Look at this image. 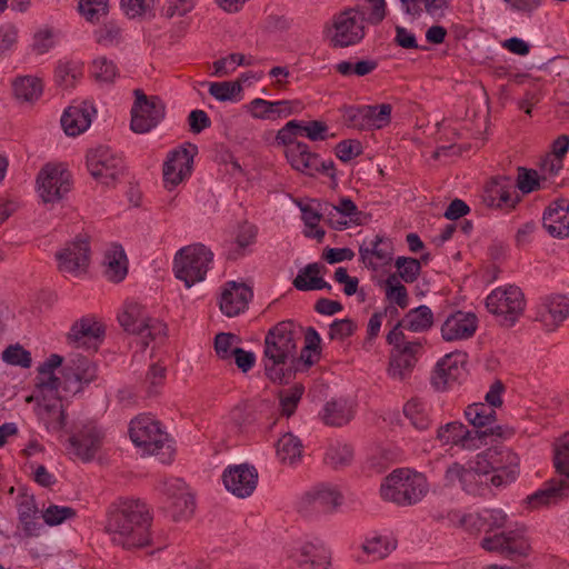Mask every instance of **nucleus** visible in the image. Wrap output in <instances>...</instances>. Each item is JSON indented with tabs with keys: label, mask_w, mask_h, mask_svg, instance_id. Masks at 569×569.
Segmentation results:
<instances>
[{
	"label": "nucleus",
	"mask_w": 569,
	"mask_h": 569,
	"mask_svg": "<svg viewBox=\"0 0 569 569\" xmlns=\"http://www.w3.org/2000/svg\"><path fill=\"white\" fill-rule=\"evenodd\" d=\"M286 157L291 167L298 171L309 176L319 171L320 159L316 153L310 152L306 143L291 144L286 149Z\"/></svg>",
	"instance_id": "f704fd0d"
},
{
	"label": "nucleus",
	"mask_w": 569,
	"mask_h": 569,
	"mask_svg": "<svg viewBox=\"0 0 569 569\" xmlns=\"http://www.w3.org/2000/svg\"><path fill=\"white\" fill-rule=\"evenodd\" d=\"M355 417L353 405L346 399L328 401L322 409L321 419L327 426L342 427Z\"/></svg>",
	"instance_id": "e433bc0d"
},
{
	"label": "nucleus",
	"mask_w": 569,
	"mask_h": 569,
	"mask_svg": "<svg viewBox=\"0 0 569 569\" xmlns=\"http://www.w3.org/2000/svg\"><path fill=\"white\" fill-rule=\"evenodd\" d=\"M343 111V121L345 123L357 130H369L368 124V112L369 106H350L345 107Z\"/></svg>",
	"instance_id": "052dcab7"
},
{
	"label": "nucleus",
	"mask_w": 569,
	"mask_h": 569,
	"mask_svg": "<svg viewBox=\"0 0 569 569\" xmlns=\"http://www.w3.org/2000/svg\"><path fill=\"white\" fill-rule=\"evenodd\" d=\"M428 490L427 478L410 469L393 470L380 486V495L385 501L402 507L418 503Z\"/></svg>",
	"instance_id": "39448f33"
},
{
	"label": "nucleus",
	"mask_w": 569,
	"mask_h": 569,
	"mask_svg": "<svg viewBox=\"0 0 569 569\" xmlns=\"http://www.w3.org/2000/svg\"><path fill=\"white\" fill-rule=\"evenodd\" d=\"M320 206H322V203H318L317 207H313L312 204L300 206V210H301V214H302L301 218H302L306 227H308L310 230L315 229L313 232L312 231L306 232V236L316 238L318 241H321L322 238L325 237V231L322 229L318 228L319 221L322 218H325V213H322Z\"/></svg>",
	"instance_id": "09e8293b"
},
{
	"label": "nucleus",
	"mask_w": 569,
	"mask_h": 569,
	"mask_svg": "<svg viewBox=\"0 0 569 569\" xmlns=\"http://www.w3.org/2000/svg\"><path fill=\"white\" fill-rule=\"evenodd\" d=\"M465 417L476 430H487L497 427L493 426L497 419L496 410L482 402L469 405L465 410Z\"/></svg>",
	"instance_id": "a19ab883"
},
{
	"label": "nucleus",
	"mask_w": 569,
	"mask_h": 569,
	"mask_svg": "<svg viewBox=\"0 0 569 569\" xmlns=\"http://www.w3.org/2000/svg\"><path fill=\"white\" fill-rule=\"evenodd\" d=\"M387 341L392 346L388 375L393 380L405 381L408 379L423 351V340H407L400 325H396L387 335Z\"/></svg>",
	"instance_id": "0eeeda50"
},
{
	"label": "nucleus",
	"mask_w": 569,
	"mask_h": 569,
	"mask_svg": "<svg viewBox=\"0 0 569 569\" xmlns=\"http://www.w3.org/2000/svg\"><path fill=\"white\" fill-rule=\"evenodd\" d=\"M12 87L14 97L24 102L38 100L43 90L41 80L32 76L18 77L13 81Z\"/></svg>",
	"instance_id": "c03bdc74"
},
{
	"label": "nucleus",
	"mask_w": 569,
	"mask_h": 569,
	"mask_svg": "<svg viewBox=\"0 0 569 569\" xmlns=\"http://www.w3.org/2000/svg\"><path fill=\"white\" fill-rule=\"evenodd\" d=\"M385 293L388 301L396 303L400 308L405 309L409 303L408 292L406 287L400 282L397 274H390L385 283Z\"/></svg>",
	"instance_id": "603ef678"
},
{
	"label": "nucleus",
	"mask_w": 569,
	"mask_h": 569,
	"mask_svg": "<svg viewBox=\"0 0 569 569\" xmlns=\"http://www.w3.org/2000/svg\"><path fill=\"white\" fill-rule=\"evenodd\" d=\"M37 186L43 202H57L71 190V174L60 164H46L38 173Z\"/></svg>",
	"instance_id": "4468645a"
},
{
	"label": "nucleus",
	"mask_w": 569,
	"mask_h": 569,
	"mask_svg": "<svg viewBox=\"0 0 569 569\" xmlns=\"http://www.w3.org/2000/svg\"><path fill=\"white\" fill-rule=\"evenodd\" d=\"M489 312L507 327L512 326L525 309V297L517 286L496 288L486 299Z\"/></svg>",
	"instance_id": "9b49d317"
},
{
	"label": "nucleus",
	"mask_w": 569,
	"mask_h": 569,
	"mask_svg": "<svg viewBox=\"0 0 569 569\" xmlns=\"http://www.w3.org/2000/svg\"><path fill=\"white\" fill-rule=\"evenodd\" d=\"M353 458V450L351 446L346 443L331 445L327 452L325 460L333 468H340L351 462Z\"/></svg>",
	"instance_id": "bf43d9fd"
},
{
	"label": "nucleus",
	"mask_w": 569,
	"mask_h": 569,
	"mask_svg": "<svg viewBox=\"0 0 569 569\" xmlns=\"http://www.w3.org/2000/svg\"><path fill=\"white\" fill-rule=\"evenodd\" d=\"M103 433L93 423H86L77 435L69 438V452L82 461L94 458L102 445Z\"/></svg>",
	"instance_id": "412c9836"
},
{
	"label": "nucleus",
	"mask_w": 569,
	"mask_h": 569,
	"mask_svg": "<svg viewBox=\"0 0 569 569\" xmlns=\"http://www.w3.org/2000/svg\"><path fill=\"white\" fill-rule=\"evenodd\" d=\"M80 14L89 22H98L109 13V0H79Z\"/></svg>",
	"instance_id": "6e6d98bb"
},
{
	"label": "nucleus",
	"mask_w": 569,
	"mask_h": 569,
	"mask_svg": "<svg viewBox=\"0 0 569 569\" xmlns=\"http://www.w3.org/2000/svg\"><path fill=\"white\" fill-rule=\"evenodd\" d=\"M104 273L113 282H120L128 272L127 256L120 246H112L104 254Z\"/></svg>",
	"instance_id": "58836bf2"
},
{
	"label": "nucleus",
	"mask_w": 569,
	"mask_h": 569,
	"mask_svg": "<svg viewBox=\"0 0 569 569\" xmlns=\"http://www.w3.org/2000/svg\"><path fill=\"white\" fill-rule=\"evenodd\" d=\"M163 492L167 496L166 511L173 521L187 520L192 516L196 503L184 481L181 479L166 481Z\"/></svg>",
	"instance_id": "2eb2a0df"
},
{
	"label": "nucleus",
	"mask_w": 569,
	"mask_h": 569,
	"mask_svg": "<svg viewBox=\"0 0 569 569\" xmlns=\"http://www.w3.org/2000/svg\"><path fill=\"white\" fill-rule=\"evenodd\" d=\"M486 536L480 546L488 552H498L505 557H527L530 551V545L526 537L519 531H502L490 535L496 529H502L507 525L508 517L501 509L486 510Z\"/></svg>",
	"instance_id": "20e7f679"
},
{
	"label": "nucleus",
	"mask_w": 569,
	"mask_h": 569,
	"mask_svg": "<svg viewBox=\"0 0 569 569\" xmlns=\"http://www.w3.org/2000/svg\"><path fill=\"white\" fill-rule=\"evenodd\" d=\"M89 244L87 240L78 239L68 243L56 253L58 270L66 277H80L89 267Z\"/></svg>",
	"instance_id": "a211bd4d"
},
{
	"label": "nucleus",
	"mask_w": 569,
	"mask_h": 569,
	"mask_svg": "<svg viewBox=\"0 0 569 569\" xmlns=\"http://www.w3.org/2000/svg\"><path fill=\"white\" fill-rule=\"evenodd\" d=\"M2 360L10 366H18L24 369L31 367V353L19 343L7 347L2 352Z\"/></svg>",
	"instance_id": "680f3d73"
},
{
	"label": "nucleus",
	"mask_w": 569,
	"mask_h": 569,
	"mask_svg": "<svg viewBox=\"0 0 569 569\" xmlns=\"http://www.w3.org/2000/svg\"><path fill=\"white\" fill-rule=\"evenodd\" d=\"M569 496V481L552 479L545 487L527 497V503L532 508H539L558 501Z\"/></svg>",
	"instance_id": "7c9ffc66"
},
{
	"label": "nucleus",
	"mask_w": 569,
	"mask_h": 569,
	"mask_svg": "<svg viewBox=\"0 0 569 569\" xmlns=\"http://www.w3.org/2000/svg\"><path fill=\"white\" fill-rule=\"evenodd\" d=\"M326 267L321 263L313 262L301 268L293 279L292 284L297 290L300 291H312V290H331V284L322 278V272Z\"/></svg>",
	"instance_id": "72a5a7b5"
},
{
	"label": "nucleus",
	"mask_w": 569,
	"mask_h": 569,
	"mask_svg": "<svg viewBox=\"0 0 569 569\" xmlns=\"http://www.w3.org/2000/svg\"><path fill=\"white\" fill-rule=\"evenodd\" d=\"M69 366L84 386H88L97 378L96 366L86 357L76 356L70 360Z\"/></svg>",
	"instance_id": "e2e57ef3"
},
{
	"label": "nucleus",
	"mask_w": 569,
	"mask_h": 569,
	"mask_svg": "<svg viewBox=\"0 0 569 569\" xmlns=\"http://www.w3.org/2000/svg\"><path fill=\"white\" fill-rule=\"evenodd\" d=\"M94 113V107L87 101L70 106L61 117V126L68 136L76 137L89 128Z\"/></svg>",
	"instance_id": "bb28decb"
},
{
	"label": "nucleus",
	"mask_w": 569,
	"mask_h": 569,
	"mask_svg": "<svg viewBox=\"0 0 569 569\" xmlns=\"http://www.w3.org/2000/svg\"><path fill=\"white\" fill-rule=\"evenodd\" d=\"M82 76V66L78 62H60L56 68V83L64 89L74 87Z\"/></svg>",
	"instance_id": "de8ad7c7"
},
{
	"label": "nucleus",
	"mask_w": 569,
	"mask_h": 569,
	"mask_svg": "<svg viewBox=\"0 0 569 569\" xmlns=\"http://www.w3.org/2000/svg\"><path fill=\"white\" fill-rule=\"evenodd\" d=\"M17 507L19 521L22 526L23 531L28 536L37 535V530L39 528V525L37 522L39 510L36 505L34 497L27 493H20L18 496Z\"/></svg>",
	"instance_id": "ea45409f"
},
{
	"label": "nucleus",
	"mask_w": 569,
	"mask_h": 569,
	"mask_svg": "<svg viewBox=\"0 0 569 569\" xmlns=\"http://www.w3.org/2000/svg\"><path fill=\"white\" fill-rule=\"evenodd\" d=\"M542 223L553 237L569 236V201L561 199L552 202L543 213Z\"/></svg>",
	"instance_id": "cd10ccee"
},
{
	"label": "nucleus",
	"mask_w": 569,
	"mask_h": 569,
	"mask_svg": "<svg viewBox=\"0 0 569 569\" xmlns=\"http://www.w3.org/2000/svg\"><path fill=\"white\" fill-rule=\"evenodd\" d=\"M213 253L203 244H193L180 249L174 257V274L187 288L204 279Z\"/></svg>",
	"instance_id": "1a4fd4ad"
},
{
	"label": "nucleus",
	"mask_w": 569,
	"mask_h": 569,
	"mask_svg": "<svg viewBox=\"0 0 569 569\" xmlns=\"http://www.w3.org/2000/svg\"><path fill=\"white\" fill-rule=\"evenodd\" d=\"M395 548V541L383 536H376L366 539V541L361 545L363 552L368 556H371L373 559L386 558Z\"/></svg>",
	"instance_id": "3c124183"
},
{
	"label": "nucleus",
	"mask_w": 569,
	"mask_h": 569,
	"mask_svg": "<svg viewBox=\"0 0 569 569\" xmlns=\"http://www.w3.org/2000/svg\"><path fill=\"white\" fill-rule=\"evenodd\" d=\"M60 386L61 380L54 375V372L43 373L38 371V376L36 378L37 401L56 397Z\"/></svg>",
	"instance_id": "5fc2aeb1"
},
{
	"label": "nucleus",
	"mask_w": 569,
	"mask_h": 569,
	"mask_svg": "<svg viewBox=\"0 0 569 569\" xmlns=\"http://www.w3.org/2000/svg\"><path fill=\"white\" fill-rule=\"evenodd\" d=\"M403 413L418 430H426L431 425L428 406L420 399L409 400L403 407Z\"/></svg>",
	"instance_id": "49530a36"
},
{
	"label": "nucleus",
	"mask_w": 569,
	"mask_h": 569,
	"mask_svg": "<svg viewBox=\"0 0 569 569\" xmlns=\"http://www.w3.org/2000/svg\"><path fill=\"white\" fill-rule=\"evenodd\" d=\"M303 392L305 387L301 383H296L291 388L279 392L280 408L283 416L290 417L295 413Z\"/></svg>",
	"instance_id": "13d9d810"
},
{
	"label": "nucleus",
	"mask_w": 569,
	"mask_h": 569,
	"mask_svg": "<svg viewBox=\"0 0 569 569\" xmlns=\"http://www.w3.org/2000/svg\"><path fill=\"white\" fill-rule=\"evenodd\" d=\"M445 482L450 487L459 483L466 492L473 495L479 491L481 485L477 471L459 462L448 466L445 472Z\"/></svg>",
	"instance_id": "473e14b6"
},
{
	"label": "nucleus",
	"mask_w": 569,
	"mask_h": 569,
	"mask_svg": "<svg viewBox=\"0 0 569 569\" xmlns=\"http://www.w3.org/2000/svg\"><path fill=\"white\" fill-rule=\"evenodd\" d=\"M406 12L412 16L425 10L432 18H442L452 0H400Z\"/></svg>",
	"instance_id": "37998d69"
},
{
	"label": "nucleus",
	"mask_w": 569,
	"mask_h": 569,
	"mask_svg": "<svg viewBox=\"0 0 569 569\" xmlns=\"http://www.w3.org/2000/svg\"><path fill=\"white\" fill-rule=\"evenodd\" d=\"M122 37L121 28L113 21L104 23L96 31L97 42L103 46H117Z\"/></svg>",
	"instance_id": "774afa93"
},
{
	"label": "nucleus",
	"mask_w": 569,
	"mask_h": 569,
	"mask_svg": "<svg viewBox=\"0 0 569 569\" xmlns=\"http://www.w3.org/2000/svg\"><path fill=\"white\" fill-rule=\"evenodd\" d=\"M478 328V319L472 312L456 311L441 325V337L446 341H459L471 338Z\"/></svg>",
	"instance_id": "5701e85b"
},
{
	"label": "nucleus",
	"mask_w": 569,
	"mask_h": 569,
	"mask_svg": "<svg viewBox=\"0 0 569 569\" xmlns=\"http://www.w3.org/2000/svg\"><path fill=\"white\" fill-rule=\"evenodd\" d=\"M378 67V62L373 59L360 60L357 62L340 61L336 64L335 69L343 77L357 76L365 77L373 72Z\"/></svg>",
	"instance_id": "864d4df0"
},
{
	"label": "nucleus",
	"mask_w": 569,
	"mask_h": 569,
	"mask_svg": "<svg viewBox=\"0 0 569 569\" xmlns=\"http://www.w3.org/2000/svg\"><path fill=\"white\" fill-rule=\"evenodd\" d=\"M295 561L300 569H329L330 557L320 546L303 543L295 555Z\"/></svg>",
	"instance_id": "c9c22d12"
},
{
	"label": "nucleus",
	"mask_w": 569,
	"mask_h": 569,
	"mask_svg": "<svg viewBox=\"0 0 569 569\" xmlns=\"http://www.w3.org/2000/svg\"><path fill=\"white\" fill-rule=\"evenodd\" d=\"M129 435L132 442L144 453L157 456L162 463L172 460L174 448L169 435L160 422L151 416H138L130 422Z\"/></svg>",
	"instance_id": "423d86ee"
},
{
	"label": "nucleus",
	"mask_w": 569,
	"mask_h": 569,
	"mask_svg": "<svg viewBox=\"0 0 569 569\" xmlns=\"http://www.w3.org/2000/svg\"><path fill=\"white\" fill-rule=\"evenodd\" d=\"M371 9L367 21L379 24L386 17L385 0H367ZM365 13L359 7L345 9L332 16L330 24L325 27L333 48H348L358 44L366 34Z\"/></svg>",
	"instance_id": "7ed1b4c3"
},
{
	"label": "nucleus",
	"mask_w": 569,
	"mask_h": 569,
	"mask_svg": "<svg viewBox=\"0 0 569 569\" xmlns=\"http://www.w3.org/2000/svg\"><path fill=\"white\" fill-rule=\"evenodd\" d=\"M120 6L124 14L131 19L151 14L156 0H121Z\"/></svg>",
	"instance_id": "338daca9"
},
{
	"label": "nucleus",
	"mask_w": 569,
	"mask_h": 569,
	"mask_svg": "<svg viewBox=\"0 0 569 569\" xmlns=\"http://www.w3.org/2000/svg\"><path fill=\"white\" fill-rule=\"evenodd\" d=\"M463 361L465 355H447L436 366L431 381L438 390H443L452 382L457 381L462 372V366L458 365V359Z\"/></svg>",
	"instance_id": "2f4dec72"
},
{
	"label": "nucleus",
	"mask_w": 569,
	"mask_h": 569,
	"mask_svg": "<svg viewBox=\"0 0 569 569\" xmlns=\"http://www.w3.org/2000/svg\"><path fill=\"white\" fill-rule=\"evenodd\" d=\"M300 332L292 321H281L264 337L262 365L269 380L284 383L295 375Z\"/></svg>",
	"instance_id": "f03ea898"
},
{
	"label": "nucleus",
	"mask_w": 569,
	"mask_h": 569,
	"mask_svg": "<svg viewBox=\"0 0 569 569\" xmlns=\"http://www.w3.org/2000/svg\"><path fill=\"white\" fill-rule=\"evenodd\" d=\"M392 106L381 103L378 106H369L368 124L369 130L381 129L391 122Z\"/></svg>",
	"instance_id": "0e129e2a"
},
{
	"label": "nucleus",
	"mask_w": 569,
	"mask_h": 569,
	"mask_svg": "<svg viewBox=\"0 0 569 569\" xmlns=\"http://www.w3.org/2000/svg\"><path fill=\"white\" fill-rule=\"evenodd\" d=\"M37 415L49 431L59 432L66 427L67 415L62 401L58 397L39 400Z\"/></svg>",
	"instance_id": "c756f323"
},
{
	"label": "nucleus",
	"mask_w": 569,
	"mask_h": 569,
	"mask_svg": "<svg viewBox=\"0 0 569 569\" xmlns=\"http://www.w3.org/2000/svg\"><path fill=\"white\" fill-rule=\"evenodd\" d=\"M150 526L151 516L144 502L122 500L109 509L104 530L114 543L131 549L150 543Z\"/></svg>",
	"instance_id": "f257e3e1"
},
{
	"label": "nucleus",
	"mask_w": 569,
	"mask_h": 569,
	"mask_svg": "<svg viewBox=\"0 0 569 569\" xmlns=\"http://www.w3.org/2000/svg\"><path fill=\"white\" fill-rule=\"evenodd\" d=\"M493 476L490 478L495 487L513 482L519 475V457L510 448L492 447L487 449Z\"/></svg>",
	"instance_id": "dca6fc26"
},
{
	"label": "nucleus",
	"mask_w": 569,
	"mask_h": 569,
	"mask_svg": "<svg viewBox=\"0 0 569 569\" xmlns=\"http://www.w3.org/2000/svg\"><path fill=\"white\" fill-rule=\"evenodd\" d=\"M134 97L130 127L136 133H147L164 118L166 104L159 97H148L140 89L134 90Z\"/></svg>",
	"instance_id": "f8f14e48"
},
{
	"label": "nucleus",
	"mask_w": 569,
	"mask_h": 569,
	"mask_svg": "<svg viewBox=\"0 0 569 569\" xmlns=\"http://www.w3.org/2000/svg\"><path fill=\"white\" fill-rule=\"evenodd\" d=\"M303 446L301 440L291 432L284 433L276 443V453L283 465L293 466L301 461Z\"/></svg>",
	"instance_id": "4c0bfd02"
},
{
	"label": "nucleus",
	"mask_w": 569,
	"mask_h": 569,
	"mask_svg": "<svg viewBox=\"0 0 569 569\" xmlns=\"http://www.w3.org/2000/svg\"><path fill=\"white\" fill-rule=\"evenodd\" d=\"M393 244L389 238L377 234L369 244H361L359 248L360 260L372 270L391 261Z\"/></svg>",
	"instance_id": "393cba45"
},
{
	"label": "nucleus",
	"mask_w": 569,
	"mask_h": 569,
	"mask_svg": "<svg viewBox=\"0 0 569 569\" xmlns=\"http://www.w3.org/2000/svg\"><path fill=\"white\" fill-rule=\"evenodd\" d=\"M569 318V297L551 295L542 298L537 306L535 320L547 332L556 331Z\"/></svg>",
	"instance_id": "f3484780"
},
{
	"label": "nucleus",
	"mask_w": 569,
	"mask_h": 569,
	"mask_svg": "<svg viewBox=\"0 0 569 569\" xmlns=\"http://www.w3.org/2000/svg\"><path fill=\"white\" fill-rule=\"evenodd\" d=\"M555 467L560 475L569 478V433L563 435L555 445Z\"/></svg>",
	"instance_id": "69168bd1"
},
{
	"label": "nucleus",
	"mask_w": 569,
	"mask_h": 569,
	"mask_svg": "<svg viewBox=\"0 0 569 569\" xmlns=\"http://www.w3.org/2000/svg\"><path fill=\"white\" fill-rule=\"evenodd\" d=\"M86 160L90 174L102 184H114L123 173L122 158L107 146L90 149Z\"/></svg>",
	"instance_id": "ddd939ff"
},
{
	"label": "nucleus",
	"mask_w": 569,
	"mask_h": 569,
	"mask_svg": "<svg viewBox=\"0 0 569 569\" xmlns=\"http://www.w3.org/2000/svg\"><path fill=\"white\" fill-rule=\"evenodd\" d=\"M91 76L97 82L112 83L119 76L116 63L107 57H98L92 61Z\"/></svg>",
	"instance_id": "8fccbe9b"
},
{
	"label": "nucleus",
	"mask_w": 569,
	"mask_h": 569,
	"mask_svg": "<svg viewBox=\"0 0 569 569\" xmlns=\"http://www.w3.org/2000/svg\"><path fill=\"white\" fill-rule=\"evenodd\" d=\"M118 320L127 332L140 338L144 348L154 339L167 333L166 323L150 317L144 307L137 302L127 303L123 311L118 316Z\"/></svg>",
	"instance_id": "6e6552de"
},
{
	"label": "nucleus",
	"mask_w": 569,
	"mask_h": 569,
	"mask_svg": "<svg viewBox=\"0 0 569 569\" xmlns=\"http://www.w3.org/2000/svg\"><path fill=\"white\" fill-rule=\"evenodd\" d=\"M222 480L228 491L239 498L249 497L256 489L258 472L254 467L247 463L228 467Z\"/></svg>",
	"instance_id": "aec40b11"
},
{
	"label": "nucleus",
	"mask_w": 569,
	"mask_h": 569,
	"mask_svg": "<svg viewBox=\"0 0 569 569\" xmlns=\"http://www.w3.org/2000/svg\"><path fill=\"white\" fill-rule=\"evenodd\" d=\"M483 201L489 207L507 211L513 209L519 201V196L512 179L506 176L492 179L486 186Z\"/></svg>",
	"instance_id": "4be33fe9"
},
{
	"label": "nucleus",
	"mask_w": 569,
	"mask_h": 569,
	"mask_svg": "<svg viewBox=\"0 0 569 569\" xmlns=\"http://www.w3.org/2000/svg\"><path fill=\"white\" fill-rule=\"evenodd\" d=\"M510 435H512V430L502 427L489 428L487 430H469L463 423L455 421L440 427L437 431V439L442 445L476 449L480 445H486L485 439L487 437L503 438Z\"/></svg>",
	"instance_id": "9d476101"
},
{
	"label": "nucleus",
	"mask_w": 569,
	"mask_h": 569,
	"mask_svg": "<svg viewBox=\"0 0 569 569\" xmlns=\"http://www.w3.org/2000/svg\"><path fill=\"white\" fill-rule=\"evenodd\" d=\"M196 152L197 148L194 146H190L189 149L179 148L169 152L163 164V181L168 189L174 188L191 173Z\"/></svg>",
	"instance_id": "6ab92c4d"
},
{
	"label": "nucleus",
	"mask_w": 569,
	"mask_h": 569,
	"mask_svg": "<svg viewBox=\"0 0 569 569\" xmlns=\"http://www.w3.org/2000/svg\"><path fill=\"white\" fill-rule=\"evenodd\" d=\"M397 325H400V329L405 328L412 332H423L432 327L433 313L428 306H419L408 311L402 321Z\"/></svg>",
	"instance_id": "79ce46f5"
},
{
	"label": "nucleus",
	"mask_w": 569,
	"mask_h": 569,
	"mask_svg": "<svg viewBox=\"0 0 569 569\" xmlns=\"http://www.w3.org/2000/svg\"><path fill=\"white\" fill-rule=\"evenodd\" d=\"M251 298L252 291L247 284L228 282L221 293L220 310L227 317H236L244 311Z\"/></svg>",
	"instance_id": "a878e982"
},
{
	"label": "nucleus",
	"mask_w": 569,
	"mask_h": 569,
	"mask_svg": "<svg viewBox=\"0 0 569 569\" xmlns=\"http://www.w3.org/2000/svg\"><path fill=\"white\" fill-rule=\"evenodd\" d=\"M241 80L211 82L209 93L219 101H233L241 93Z\"/></svg>",
	"instance_id": "4d7b16f0"
},
{
	"label": "nucleus",
	"mask_w": 569,
	"mask_h": 569,
	"mask_svg": "<svg viewBox=\"0 0 569 569\" xmlns=\"http://www.w3.org/2000/svg\"><path fill=\"white\" fill-rule=\"evenodd\" d=\"M103 333L104 330L100 323L91 318H82L72 325L67 340L77 348L97 350Z\"/></svg>",
	"instance_id": "b1692460"
},
{
	"label": "nucleus",
	"mask_w": 569,
	"mask_h": 569,
	"mask_svg": "<svg viewBox=\"0 0 569 569\" xmlns=\"http://www.w3.org/2000/svg\"><path fill=\"white\" fill-rule=\"evenodd\" d=\"M257 232V228L253 224L247 222L240 224L236 236L234 248L228 251L227 259L237 260L243 257L247 248L256 242Z\"/></svg>",
	"instance_id": "a18cd8bd"
},
{
	"label": "nucleus",
	"mask_w": 569,
	"mask_h": 569,
	"mask_svg": "<svg viewBox=\"0 0 569 569\" xmlns=\"http://www.w3.org/2000/svg\"><path fill=\"white\" fill-rule=\"evenodd\" d=\"M301 500L306 506L332 512L342 503V495L335 486L321 483L305 492Z\"/></svg>",
	"instance_id": "c85d7f7f"
}]
</instances>
